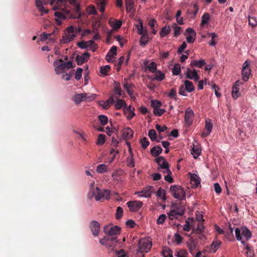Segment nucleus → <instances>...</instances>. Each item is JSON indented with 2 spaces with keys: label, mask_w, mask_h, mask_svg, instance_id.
Returning <instances> with one entry per match:
<instances>
[{
  "label": "nucleus",
  "mask_w": 257,
  "mask_h": 257,
  "mask_svg": "<svg viewBox=\"0 0 257 257\" xmlns=\"http://www.w3.org/2000/svg\"><path fill=\"white\" fill-rule=\"evenodd\" d=\"M69 1V3L74 6L72 12L65 8L61 9L60 11H55L54 13V16L57 17L56 22L59 25L61 24V20H65L67 18L72 19H79L81 18L80 6L76 2V0Z\"/></svg>",
  "instance_id": "f257e3e1"
},
{
  "label": "nucleus",
  "mask_w": 257,
  "mask_h": 257,
  "mask_svg": "<svg viewBox=\"0 0 257 257\" xmlns=\"http://www.w3.org/2000/svg\"><path fill=\"white\" fill-rule=\"evenodd\" d=\"M170 191L173 196L176 199L182 200L185 198V192L180 186H171L170 188Z\"/></svg>",
  "instance_id": "f03ea898"
},
{
  "label": "nucleus",
  "mask_w": 257,
  "mask_h": 257,
  "mask_svg": "<svg viewBox=\"0 0 257 257\" xmlns=\"http://www.w3.org/2000/svg\"><path fill=\"white\" fill-rule=\"evenodd\" d=\"M152 241L149 238H141L139 241L138 252H148L152 247Z\"/></svg>",
  "instance_id": "7ed1b4c3"
},
{
  "label": "nucleus",
  "mask_w": 257,
  "mask_h": 257,
  "mask_svg": "<svg viewBox=\"0 0 257 257\" xmlns=\"http://www.w3.org/2000/svg\"><path fill=\"white\" fill-rule=\"evenodd\" d=\"M155 161L159 166L158 168V170L159 171H162L161 169H163L164 170L162 171L164 173H165L166 172L171 173V171L169 168V164L164 157H159L156 158Z\"/></svg>",
  "instance_id": "20e7f679"
},
{
  "label": "nucleus",
  "mask_w": 257,
  "mask_h": 257,
  "mask_svg": "<svg viewBox=\"0 0 257 257\" xmlns=\"http://www.w3.org/2000/svg\"><path fill=\"white\" fill-rule=\"evenodd\" d=\"M121 228L118 226H111L110 225L104 227L103 231L105 234L109 236H116L120 234Z\"/></svg>",
  "instance_id": "39448f33"
},
{
  "label": "nucleus",
  "mask_w": 257,
  "mask_h": 257,
  "mask_svg": "<svg viewBox=\"0 0 257 257\" xmlns=\"http://www.w3.org/2000/svg\"><path fill=\"white\" fill-rule=\"evenodd\" d=\"M154 192V187L148 186L144 188L142 191L136 192L135 194L138 195V196L140 197H145L146 198H150Z\"/></svg>",
  "instance_id": "423d86ee"
},
{
  "label": "nucleus",
  "mask_w": 257,
  "mask_h": 257,
  "mask_svg": "<svg viewBox=\"0 0 257 257\" xmlns=\"http://www.w3.org/2000/svg\"><path fill=\"white\" fill-rule=\"evenodd\" d=\"M77 45L81 49H86L90 47L93 52H94L97 48V45L93 40L88 41H82L78 42Z\"/></svg>",
  "instance_id": "0eeeda50"
},
{
  "label": "nucleus",
  "mask_w": 257,
  "mask_h": 257,
  "mask_svg": "<svg viewBox=\"0 0 257 257\" xmlns=\"http://www.w3.org/2000/svg\"><path fill=\"white\" fill-rule=\"evenodd\" d=\"M63 62V61L61 59L54 62L53 65L55 67V71L57 74H60L66 71V68Z\"/></svg>",
  "instance_id": "6e6552de"
},
{
  "label": "nucleus",
  "mask_w": 257,
  "mask_h": 257,
  "mask_svg": "<svg viewBox=\"0 0 257 257\" xmlns=\"http://www.w3.org/2000/svg\"><path fill=\"white\" fill-rule=\"evenodd\" d=\"M143 202L140 201H130L127 202V206L131 212H137L143 206Z\"/></svg>",
  "instance_id": "1a4fd4ad"
},
{
  "label": "nucleus",
  "mask_w": 257,
  "mask_h": 257,
  "mask_svg": "<svg viewBox=\"0 0 257 257\" xmlns=\"http://www.w3.org/2000/svg\"><path fill=\"white\" fill-rule=\"evenodd\" d=\"M250 62L246 60L243 63L242 69V75L243 80L245 81L248 80L250 74V69L249 68Z\"/></svg>",
  "instance_id": "9d476101"
},
{
  "label": "nucleus",
  "mask_w": 257,
  "mask_h": 257,
  "mask_svg": "<svg viewBox=\"0 0 257 257\" xmlns=\"http://www.w3.org/2000/svg\"><path fill=\"white\" fill-rule=\"evenodd\" d=\"M194 118V112L193 111L190 109L187 108L185 110L184 119L186 125L188 127L191 126L192 124V122Z\"/></svg>",
  "instance_id": "9b49d317"
},
{
  "label": "nucleus",
  "mask_w": 257,
  "mask_h": 257,
  "mask_svg": "<svg viewBox=\"0 0 257 257\" xmlns=\"http://www.w3.org/2000/svg\"><path fill=\"white\" fill-rule=\"evenodd\" d=\"M186 74L187 78L194 80L196 82L198 81L200 78L197 71L195 69H191L188 68L186 70Z\"/></svg>",
  "instance_id": "f8f14e48"
},
{
  "label": "nucleus",
  "mask_w": 257,
  "mask_h": 257,
  "mask_svg": "<svg viewBox=\"0 0 257 257\" xmlns=\"http://www.w3.org/2000/svg\"><path fill=\"white\" fill-rule=\"evenodd\" d=\"M89 227L94 236H97L100 231V225L96 221H92L89 224Z\"/></svg>",
  "instance_id": "ddd939ff"
},
{
  "label": "nucleus",
  "mask_w": 257,
  "mask_h": 257,
  "mask_svg": "<svg viewBox=\"0 0 257 257\" xmlns=\"http://www.w3.org/2000/svg\"><path fill=\"white\" fill-rule=\"evenodd\" d=\"M197 243L196 239H194L192 237L189 238L187 242L189 252L193 255L194 254V250L196 249Z\"/></svg>",
  "instance_id": "4468645a"
},
{
  "label": "nucleus",
  "mask_w": 257,
  "mask_h": 257,
  "mask_svg": "<svg viewBox=\"0 0 257 257\" xmlns=\"http://www.w3.org/2000/svg\"><path fill=\"white\" fill-rule=\"evenodd\" d=\"M90 56L89 53L85 52L82 55H77L76 57V61L78 65H81L85 62L87 61V59Z\"/></svg>",
  "instance_id": "2eb2a0df"
},
{
  "label": "nucleus",
  "mask_w": 257,
  "mask_h": 257,
  "mask_svg": "<svg viewBox=\"0 0 257 257\" xmlns=\"http://www.w3.org/2000/svg\"><path fill=\"white\" fill-rule=\"evenodd\" d=\"M212 124L210 120H206L205 122V130H206L202 132L201 134V136L202 138H205L209 136L211 132L212 129Z\"/></svg>",
  "instance_id": "dca6fc26"
},
{
  "label": "nucleus",
  "mask_w": 257,
  "mask_h": 257,
  "mask_svg": "<svg viewBox=\"0 0 257 257\" xmlns=\"http://www.w3.org/2000/svg\"><path fill=\"white\" fill-rule=\"evenodd\" d=\"M134 135L133 131L130 127H125L122 131V137L125 140H130L133 138Z\"/></svg>",
  "instance_id": "f3484780"
},
{
  "label": "nucleus",
  "mask_w": 257,
  "mask_h": 257,
  "mask_svg": "<svg viewBox=\"0 0 257 257\" xmlns=\"http://www.w3.org/2000/svg\"><path fill=\"white\" fill-rule=\"evenodd\" d=\"M240 83V82L238 80L235 82V84L232 87L231 93L232 97L234 99L238 98L240 94L239 92V86Z\"/></svg>",
  "instance_id": "a211bd4d"
},
{
  "label": "nucleus",
  "mask_w": 257,
  "mask_h": 257,
  "mask_svg": "<svg viewBox=\"0 0 257 257\" xmlns=\"http://www.w3.org/2000/svg\"><path fill=\"white\" fill-rule=\"evenodd\" d=\"M105 240H107V242L108 243V247L111 248L113 246L115 245V244L117 243V237L116 236H109L107 235L105 237Z\"/></svg>",
  "instance_id": "6ab92c4d"
},
{
  "label": "nucleus",
  "mask_w": 257,
  "mask_h": 257,
  "mask_svg": "<svg viewBox=\"0 0 257 257\" xmlns=\"http://www.w3.org/2000/svg\"><path fill=\"white\" fill-rule=\"evenodd\" d=\"M190 182L193 187L196 188L200 184V179L196 174H192L190 178Z\"/></svg>",
  "instance_id": "aec40b11"
},
{
  "label": "nucleus",
  "mask_w": 257,
  "mask_h": 257,
  "mask_svg": "<svg viewBox=\"0 0 257 257\" xmlns=\"http://www.w3.org/2000/svg\"><path fill=\"white\" fill-rule=\"evenodd\" d=\"M76 37V35L73 33L70 34H65V36H63L61 40V43L65 44L72 41Z\"/></svg>",
  "instance_id": "412c9836"
},
{
  "label": "nucleus",
  "mask_w": 257,
  "mask_h": 257,
  "mask_svg": "<svg viewBox=\"0 0 257 257\" xmlns=\"http://www.w3.org/2000/svg\"><path fill=\"white\" fill-rule=\"evenodd\" d=\"M183 214V212H178L176 209H172L168 213V217L170 220H173L177 217V215L181 216Z\"/></svg>",
  "instance_id": "4be33fe9"
},
{
  "label": "nucleus",
  "mask_w": 257,
  "mask_h": 257,
  "mask_svg": "<svg viewBox=\"0 0 257 257\" xmlns=\"http://www.w3.org/2000/svg\"><path fill=\"white\" fill-rule=\"evenodd\" d=\"M123 174L124 172L122 170H116L112 172L111 176L114 180L119 181L120 179V176L123 175Z\"/></svg>",
  "instance_id": "5701e85b"
},
{
  "label": "nucleus",
  "mask_w": 257,
  "mask_h": 257,
  "mask_svg": "<svg viewBox=\"0 0 257 257\" xmlns=\"http://www.w3.org/2000/svg\"><path fill=\"white\" fill-rule=\"evenodd\" d=\"M86 94L78 93L75 94L73 97V100L76 104L80 103L84 98L87 97Z\"/></svg>",
  "instance_id": "b1692460"
},
{
  "label": "nucleus",
  "mask_w": 257,
  "mask_h": 257,
  "mask_svg": "<svg viewBox=\"0 0 257 257\" xmlns=\"http://www.w3.org/2000/svg\"><path fill=\"white\" fill-rule=\"evenodd\" d=\"M206 64L204 60H200L197 61L196 60H192L190 63V66L191 67H197L199 68H202Z\"/></svg>",
  "instance_id": "393cba45"
},
{
  "label": "nucleus",
  "mask_w": 257,
  "mask_h": 257,
  "mask_svg": "<svg viewBox=\"0 0 257 257\" xmlns=\"http://www.w3.org/2000/svg\"><path fill=\"white\" fill-rule=\"evenodd\" d=\"M241 235L245 238V240H248L251 237V233L246 227L241 228Z\"/></svg>",
  "instance_id": "a878e982"
},
{
  "label": "nucleus",
  "mask_w": 257,
  "mask_h": 257,
  "mask_svg": "<svg viewBox=\"0 0 257 257\" xmlns=\"http://www.w3.org/2000/svg\"><path fill=\"white\" fill-rule=\"evenodd\" d=\"M93 196H95V199L96 201L99 200L100 199L102 198L103 196V190H101L98 187H96V191H93Z\"/></svg>",
  "instance_id": "bb28decb"
},
{
  "label": "nucleus",
  "mask_w": 257,
  "mask_h": 257,
  "mask_svg": "<svg viewBox=\"0 0 257 257\" xmlns=\"http://www.w3.org/2000/svg\"><path fill=\"white\" fill-rule=\"evenodd\" d=\"M162 152V149L159 146L154 147L151 150V153L153 156L157 157Z\"/></svg>",
  "instance_id": "cd10ccee"
},
{
  "label": "nucleus",
  "mask_w": 257,
  "mask_h": 257,
  "mask_svg": "<svg viewBox=\"0 0 257 257\" xmlns=\"http://www.w3.org/2000/svg\"><path fill=\"white\" fill-rule=\"evenodd\" d=\"M191 151V154L193 155V157L195 159L197 158V157L201 154V149L194 145H193V147Z\"/></svg>",
  "instance_id": "c85d7f7f"
},
{
  "label": "nucleus",
  "mask_w": 257,
  "mask_h": 257,
  "mask_svg": "<svg viewBox=\"0 0 257 257\" xmlns=\"http://www.w3.org/2000/svg\"><path fill=\"white\" fill-rule=\"evenodd\" d=\"M96 171L98 173L102 174L105 172H107L108 171V169L107 165L104 164H102L98 165L97 166Z\"/></svg>",
  "instance_id": "c756f323"
},
{
  "label": "nucleus",
  "mask_w": 257,
  "mask_h": 257,
  "mask_svg": "<svg viewBox=\"0 0 257 257\" xmlns=\"http://www.w3.org/2000/svg\"><path fill=\"white\" fill-rule=\"evenodd\" d=\"M185 90L189 92H191L194 90L193 83L189 80H185L184 82Z\"/></svg>",
  "instance_id": "7c9ffc66"
},
{
  "label": "nucleus",
  "mask_w": 257,
  "mask_h": 257,
  "mask_svg": "<svg viewBox=\"0 0 257 257\" xmlns=\"http://www.w3.org/2000/svg\"><path fill=\"white\" fill-rule=\"evenodd\" d=\"M106 4V0H98L97 2V8L101 13H104Z\"/></svg>",
  "instance_id": "2f4dec72"
},
{
  "label": "nucleus",
  "mask_w": 257,
  "mask_h": 257,
  "mask_svg": "<svg viewBox=\"0 0 257 257\" xmlns=\"http://www.w3.org/2000/svg\"><path fill=\"white\" fill-rule=\"evenodd\" d=\"M154 80L161 81L165 78V74L162 73L160 70H157L155 73Z\"/></svg>",
  "instance_id": "473e14b6"
},
{
  "label": "nucleus",
  "mask_w": 257,
  "mask_h": 257,
  "mask_svg": "<svg viewBox=\"0 0 257 257\" xmlns=\"http://www.w3.org/2000/svg\"><path fill=\"white\" fill-rule=\"evenodd\" d=\"M188 253L186 250L180 249L176 250L175 255L177 257H187Z\"/></svg>",
  "instance_id": "72a5a7b5"
},
{
  "label": "nucleus",
  "mask_w": 257,
  "mask_h": 257,
  "mask_svg": "<svg viewBox=\"0 0 257 257\" xmlns=\"http://www.w3.org/2000/svg\"><path fill=\"white\" fill-rule=\"evenodd\" d=\"M109 24L114 29H119L122 25L121 22L117 20H114L113 21L110 20Z\"/></svg>",
  "instance_id": "f704fd0d"
},
{
  "label": "nucleus",
  "mask_w": 257,
  "mask_h": 257,
  "mask_svg": "<svg viewBox=\"0 0 257 257\" xmlns=\"http://www.w3.org/2000/svg\"><path fill=\"white\" fill-rule=\"evenodd\" d=\"M162 254L164 257H173L172 250L167 247H165L163 248Z\"/></svg>",
  "instance_id": "c9c22d12"
},
{
  "label": "nucleus",
  "mask_w": 257,
  "mask_h": 257,
  "mask_svg": "<svg viewBox=\"0 0 257 257\" xmlns=\"http://www.w3.org/2000/svg\"><path fill=\"white\" fill-rule=\"evenodd\" d=\"M171 32V28L169 26H165L163 27L160 33V35L161 37H164L167 36Z\"/></svg>",
  "instance_id": "e433bc0d"
},
{
  "label": "nucleus",
  "mask_w": 257,
  "mask_h": 257,
  "mask_svg": "<svg viewBox=\"0 0 257 257\" xmlns=\"http://www.w3.org/2000/svg\"><path fill=\"white\" fill-rule=\"evenodd\" d=\"M210 19V16L208 13H205L202 16L201 25L204 26L207 24Z\"/></svg>",
  "instance_id": "4c0bfd02"
},
{
  "label": "nucleus",
  "mask_w": 257,
  "mask_h": 257,
  "mask_svg": "<svg viewBox=\"0 0 257 257\" xmlns=\"http://www.w3.org/2000/svg\"><path fill=\"white\" fill-rule=\"evenodd\" d=\"M181 73V66L179 64H175L172 69V73L174 75H178Z\"/></svg>",
  "instance_id": "58836bf2"
},
{
  "label": "nucleus",
  "mask_w": 257,
  "mask_h": 257,
  "mask_svg": "<svg viewBox=\"0 0 257 257\" xmlns=\"http://www.w3.org/2000/svg\"><path fill=\"white\" fill-rule=\"evenodd\" d=\"M147 68L152 73H155L157 71V64L155 62H152L147 66Z\"/></svg>",
  "instance_id": "ea45409f"
},
{
  "label": "nucleus",
  "mask_w": 257,
  "mask_h": 257,
  "mask_svg": "<svg viewBox=\"0 0 257 257\" xmlns=\"http://www.w3.org/2000/svg\"><path fill=\"white\" fill-rule=\"evenodd\" d=\"M138 22L139 24L136 25V27L137 29L138 33L141 35L145 28H144L143 22L141 20H139Z\"/></svg>",
  "instance_id": "a19ab883"
},
{
  "label": "nucleus",
  "mask_w": 257,
  "mask_h": 257,
  "mask_svg": "<svg viewBox=\"0 0 257 257\" xmlns=\"http://www.w3.org/2000/svg\"><path fill=\"white\" fill-rule=\"evenodd\" d=\"M149 36H141L140 40V44L142 47H145L149 41Z\"/></svg>",
  "instance_id": "79ce46f5"
},
{
  "label": "nucleus",
  "mask_w": 257,
  "mask_h": 257,
  "mask_svg": "<svg viewBox=\"0 0 257 257\" xmlns=\"http://www.w3.org/2000/svg\"><path fill=\"white\" fill-rule=\"evenodd\" d=\"M189 220H191L192 222L194 221L193 218H189L188 220H186L185 224L183 226V230L185 231H189L191 229V225Z\"/></svg>",
  "instance_id": "37998d69"
},
{
  "label": "nucleus",
  "mask_w": 257,
  "mask_h": 257,
  "mask_svg": "<svg viewBox=\"0 0 257 257\" xmlns=\"http://www.w3.org/2000/svg\"><path fill=\"white\" fill-rule=\"evenodd\" d=\"M98 120L103 125H106L108 123V117L104 115H100L98 116Z\"/></svg>",
  "instance_id": "c03bdc74"
},
{
  "label": "nucleus",
  "mask_w": 257,
  "mask_h": 257,
  "mask_svg": "<svg viewBox=\"0 0 257 257\" xmlns=\"http://www.w3.org/2000/svg\"><path fill=\"white\" fill-rule=\"evenodd\" d=\"M204 228L203 222H199L198 223L196 228L194 230V232L197 234H201L203 232Z\"/></svg>",
  "instance_id": "a18cd8bd"
},
{
  "label": "nucleus",
  "mask_w": 257,
  "mask_h": 257,
  "mask_svg": "<svg viewBox=\"0 0 257 257\" xmlns=\"http://www.w3.org/2000/svg\"><path fill=\"white\" fill-rule=\"evenodd\" d=\"M148 136L153 141L157 139V133L156 131L154 129H151L149 131Z\"/></svg>",
  "instance_id": "49530a36"
},
{
  "label": "nucleus",
  "mask_w": 257,
  "mask_h": 257,
  "mask_svg": "<svg viewBox=\"0 0 257 257\" xmlns=\"http://www.w3.org/2000/svg\"><path fill=\"white\" fill-rule=\"evenodd\" d=\"M110 70V66L108 65H105L104 67H101L100 72V73L104 75H107L108 72Z\"/></svg>",
  "instance_id": "de8ad7c7"
},
{
  "label": "nucleus",
  "mask_w": 257,
  "mask_h": 257,
  "mask_svg": "<svg viewBox=\"0 0 257 257\" xmlns=\"http://www.w3.org/2000/svg\"><path fill=\"white\" fill-rule=\"evenodd\" d=\"M162 103L157 100H152L151 101V106L154 108V109L159 108L161 106Z\"/></svg>",
  "instance_id": "09e8293b"
},
{
  "label": "nucleus",
  "mask_w": 257,
  "mask_h": 257,
  "mask_svg": "<svg viewBox=\"0 0 257 257\" xmlns=\"http://www.w3.org/2000/svg\"><path fill=\"white\" fill-rule=\"evenodd\" d=\"M123 212V211L122 207L120 206L117 207L116 212L115 214V218L117 220H119L121 218Z\"/></svg>",
  "instance_id": "8fccbe9b"
},
{
  "label": "nucleus",
  "mask_w": 257,
  "mask_h": 257,
  "mask_svg": "<svg viewBox=\"0 0 257 257\" xmlns=\"http://www.w3.org/2000/svg\"><path fill=\"white\" fill-rule=\"evenodd\" d=\"M105 136L103 134H99L98 137L97 144L99 145H103L105 141Z\"/></svg>",
  "instance_id": "3c124183"
},
{
  "label": "nucleus",
  "mask_w": 257,
  "mask_h": 257,
  "mask_svg": "<svg viewBox=\"0 0 257 257\" xmlns=\"http://www.w3.org/2000/svg\"><path fill=\"white\" fill-rule=\"evenodd\" d=\"M135 108L134 107H131V105L128 106V111H129V114L127 115V119H131L135 115Z\"/></svg>",
  "instance_id": "603ef678"
},
{
  "label": "nucleus",
  "mask_w": 257,
  "mask_h": 257,
  "mask_svg": "<svg viewBox=\"0 0 257 257\" xmlns=\"http://www.w3.org/2000/svg\"><path fill=\"white\" fill-rule=\"evenodd\" d=\"M140 143L142 145V148L144 149H146L150 144L149 141L146 137H144L142 139H141L140 140Z\"/></svg>",
  "instance_id": "864d4df0"
},
{
  "label": "nucleus",
  "mask_w": 257,
  "mask_h": 257,
  "mask_svg": "<svg viewBox=\"0 0 257 257\" xmlns=\"http://www.w3.org/2000/svg\"><path fill=\"white\" fill-rule=\"evenodd\" d=\"M235 236L238 240H240L241 243H245V240L242 239L240 234V230L238 228H236L235 230Z\"/></svg>",
  "instance_id": "5fc2aeb1"
},
{
  "label": "nucleus",
  "mask_w": 257,
  "mask_h": 257,
  "mask_svg": "<svg viewBox=\"0 0 257 257\" xmlns=\"http://www.w3.org/2000/svg\"><path fill=\"white\" fill-rule=\"evenodd\" d=\"M167 216L165 214H162L160 215L157 220V223L158 224H163Z\"/></svg>",
  "instance_id": "6e6d98bb"
},
{
  "label": "nucleus",
  "mask_w": 257,
  "mask_h": 257,
  "mask_svg": "<svg viewBox=\"0 0 257 257\" xmlns=\"http://www.w3.org/2000/svg\"><path fill=\"white\" fill-rule=\"evenodd\" d=\"M87 12L89 15H96L97 11L93 6H90L86 9Z\"/></svg>",
  "instance_id": "4d7b16f0"
},
{
  "label": "nucleus",
  "mask_w": 257,
  "mask_h": 257,
  "mask_svg": "<svg viewBox=\"0 0 257 257\" xmlns=\"http://www.w3.org/2000/svg\"><path fill=\"white\" fill-rule=\"evenodd\" d=\"M125 103L124 101L122 99H118L115 104V108L116 109H120Z\"/></svg>",
  "instance_id": "13d9d810"
},
{
  "label": "nucleus",
  "mask_w": 257,
  "mask_h": 257,
  "mask_svg": "<svg viewBox=\"0 0 257 257\" xmlns=\"http://www.w3.org/2000/svg\"><path fill=\"white\" fill-rule=\"evenodd\" d=\"M140 110L141 112L142 113H143V114H147L148 116L149 117H150L152 116V114H151V112L149 111L146 107H145L144 106H142L140 108Z\"/></svg>",
  "instance_id": "bf43d9fd"
},
{
  "label": "nucleus",
  "mask_w": 257,
  "mask_h": 257,
  "mask_svg": "<svg viewBox=\"0 0 257 257\" xmlns=\"http://www.w3.org/2000/svg\"><path fill=\"white\" fill-rule=\"evenodd\" d=\"M165 112H166V110L164 109L157 108L154 109L153 113L156 116H161Z\"/></svg>",
  "instance_id": "052dcab7"
},
{
  "label": "nucleus",
  "mask_w": 257,
  "mask_h": 257,
  "mask_svg": "<svg viewBox=\"0 0 257 257\" xmlns=\"http://www.w3.org/2000/svg\"><path fill=\"white\" fill-rule=\"evenodd\" d=\"M208 35L210 37H211V40L209 44L211 46H215L216 44L215 39L217 37V35L214 33H209Z\"/></svg>",
  "instance_id": "680f3d73"
},
{
  "label": "nucleus",
  "mask_w": 257,
  "mask_h": 257,
  "mask_svg": "<svg viewBox=\"0 0 257 257\" xmlns=\"http://www.w3.org/2000/svg\"><path fill=\"white\" fill-rule=\"evenodd\" d=\"M221 244L220 241H213L211 245V247L212 249L214 250V251H215L219 247Z\"/></svg>",
  "instance_id": "e2e57ef3"
},
{
  "label": "nucleus",
  "mask_w": 257,
  "mask_h": 257,
  "mask_svg": "<svg viewBox=\"0 0 257 257\" xmlns=\"http://www.w3.org/2000/svg\"><path fill=\"white\" fill-rule=\"evenodd\" d=\"M83 71V69L81 68H78L75 73V78L79 80L81 78L82 76V72Z\"/></svg>",
  "instance_id": "0e129e2a"
},
{
  "label": "nucleus",
  "mask_w": 257,
  "mask_h": 257,
  "mask_svg": "<svg viewBox=\"0 0 257 257\" xmlns=\"http://www.w3.org/2000/svg\"><path fill=\"white\" fill-rule=\"evenodd\" d=\"M248 23L249 25L252 27H254L257 25V21H256L255 19L253 17H248Z\"/></svg>",
  "instance_id": "69168bd1"
},
{
  "label": "nucleus",
  "mask_w": 257,
  "mask_h": 257,
  "mask_svg": "<svg viewBox=\"0 0 257 257\" xmlns=\"http://www.w3.org/2000/svg\"><path fill=\"white\" fill-rule=\"evenodd\" d=\"M155 127L160 133L164 132L167 129V127L166 125H164L163 126H161L160 125L158 124L156 125Z\"/></svg>",
  "instance_id": "338daca9"
},
{
  "label": "nucleus",
  "mask_w": 257,
  "mask_h": 257,
  "mask_svg": "<svg viewBox=\"0 0 257 257\" xmlns=\"http://www.w3.org/2000/svg\"><path fill=\"white\" fill-rule=\"evenodd\" d=\"M125 7L127 10L131 11L133 7V2L132 0H126Z\"/></svg>",
  "instance_id": "774afa93"
}]
</instances>
